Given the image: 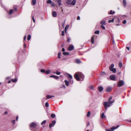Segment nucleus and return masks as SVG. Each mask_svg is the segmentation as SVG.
Masks as SVG:
<instances>
[{
  "mask_svg": "<svg viewBox=\"0 0 131 131\" xmlns=\"http://www.w3.org/2000/svg\"><path fill=\"white\" fill-rule=\"evenodd\" d=\"M74 78L78 81H82L84 78L83 74L80 72L75 73L74 75Z\"/></svg>",
  "mask_w": 131,
  "mask_h": 131,
  "instance_id": "f257e3e1",
  "label": "nucleus"
},
{
  "mask_svg": "<svg viewBox=\"0 0 131 131\" xmlns=\"http://www.w3.org/2000/svg\"><path fill=\"white\" fill-rule=\"evenodd\" d=\"M112 99V97H111L109 99L108 102H105L103 103L104 106H110L112 105V104L113 103L114 101V100H113L112 101H111Z\"/></svg>",
  "mask_w": 131,
  "mask_h": 131,
  "instance_id": "f03ea898",
  "label": "nucleus"
},
{
  "mask_svg": "<svg viewBox=\"0 0 131 131\" xmlns=\"http://www.w3.org/2000/svg\"><path fill=\"white\" fill-rule=\"evenodd\" d=\"M76 2V0H67L66 2V3L69 5H75Z\"/></svg>",
  "mask_w": 131,
  "mask_h": 131,
  "instance_id": "7ed1b4c3",
  "label": "nucleus"
},
{
  "mask_svg": "<svg viewBox=\"0 0 131 131\" xmlns=\"http://www.w3.org/2000/svg\"><path fill=\"white\" fill-rule=\"evenodd\" d=\"M124 83L123 81L119 80L118 82L117 86L118 87H121L124 85Z\"/></svg>",
  "mask_w": 131,
  "mask_h": 131,
  "instance_id": "20e7f679",
  "label": "nucleus"
},
{
  "mask_svg": "<svg viewBox=\"0 0 131 131\" xmlns=\"http://www.w3.org/2000/svg\"><path fill=\"white\" fill-rule=\"evenodd\" d=\"M119 127V125L117 126L116 127H113L111 128V129H106V131H113L115 129L117 128L118 127Z\"/></svg>",
  "mask_w": 131,
  "mask_h": 131,
  "instance_id": "39448f33",
  "label": "nucleus"
},
{
  "mask_svg": "<svg viewBox=\"0 0 131 131\" xmlns=\"http://www.w3.org/2000/svg\"><path fill=\"white\" fill-rule=\"evenodd\" d=\"M56 123V121L55 120H54L52 121L51 123H50L49 124V127L50 128L52 127Z\"/></svg>",
  "mask_w": 131,
  "mask_h": 131,
  "instance_id": "423d86ee",
  "label": "nucleus"
},
{
  "mask_svg": "<svg viewBox=\"0 0 131 131\" xmlns=\"http://www.w3.org/2000/svg\"><path fill=\"white\" fill-rule=\"evenodd\" d=\"M37 126V124L36 123L32 122L31 123L30 125V127L35 128Z\"/></svg>",
  "mask_w": 131,
  "mask_h": 131,
  "instance_id": "0eeeda50",
  "label": "nucleus"
},
{
  "mask_svg": "<svg viewBox=\"0 0 131 131\" xmlns=\"http://www.w3.org/2000/svg\"><path fill=\"white\" fill-rule=\"evenodd\" d=\"M110 78L111 80L114 81L115 80V77L114 75H110Z\"/></svg>",
  "mask_w": 131,
  "mask_h": 131,
  "instance_id": "6e6552de",
  "label": "nucleus"
},
{
  "mask_svg": "<svg viewBox=\"0 0 131 131\" xmlns=\"http://www.w3.org/2000/svg\"><path fill=\"white\" fill-rule=\"evenodd\" d=\"M74 49V46L72 45H70L69 46L68 48V50L70 51H71V50H73Z\"/></svg>",
  "mask_w": 131,
  "mask_h": 131,
  "instance_id": "1a4fd4ad",
  "label": "nucleus"
},
{
  "mask_svg": "<svg viewBox=\"0 0 131 131\" xmlns=\"http://www.w3.org/2000/svg\"><path fill=\"white\" fill-rule=\"evenodd\" d=\"M96 37V36L95 35H93L91 38V42L92 44H94V38H95Z\"/></svg>",
  "mask_w": 131,
  "mask_h": 131,
  "instance_id": "9d476101",
  "label": "nucleus"
},
{
  "mask_svg": "<svg viewBox=\"0 0 131 131\" xmlns=\"http://www.w3.org/2000/svg\"><path fill=\"white\" fill-rule=\"evenodd\" d=\"M112 88L110 87H108L106 89V91L107 92H109L111 91Z\"/></svg>",
  "mask_w": 131,
  "mask_h": 131,
  "instance_id": "9b49d317",
  "label": "nucleus"
},
{
  "mask_svg": "<svg viewBox=\"0 0 131 131\" xmlns=\"http://www.w3.org/2000/svg\"><path fill=\"white\" fill-rule=\"evenodd\" d=\"M66 76L67 77H68L70 79H72L73 78L72 77L71 75L69 74V73H66Z\"/></svg>",
  "mask_w": 131,
  "mask_h": 131,
  "instance_id": "f8f14e48",
  "label": "nucleus"
},
{
  "mask_svg": "<svg viewBox=\"0 0 131 131\" xmlns=\"http://www.w3.org/2000/svg\"><path fill=\"white\" fill-rule=\"evenodd\" d=\"M103 89V87L100 86L98 87V90L99 92H101Z\"/></svg>",
  "mask_w": 131,
  "mask_h": 131,
  "instance_id": "ddd939ff",
  "label": "nucleus"
},
{
  "mask_svg": "<svg viewBox=\"0 0 131 131\" xmlns=\"http://www.w3.org/2000/svg\"><path fill=\"white\" fill-rule=\"evenodd\" d=\"M52 16L53 17H56L57 16V13L55 11H53L52 13Z\"/></svg>",
  "mask_w": 131,
  "mask_h": 131,
  "instance_id": "4468645a",
  "label": "nucleus"
},
{
  "mask_svg": "<svg viewBox=\"0 0 131 131\" xmlns=\"http://www.w3.org/2000/svg\"><path fill=\"white\" fill-rule=\"evenodd\" d=\"M114 66L113 64H112L109 67V69L110 70H111L113 69Z\"/></svg>",
  "mask_w": 131,
  "mask_h": 131,
  "instance_id": "2eb2a0df",
  "label": "nucleus"
},
{
  "mask_svg": "<svg viewBox=\"0 0 131 131\" xmlns=\"http://www.w3.org/2000/svg\"><path fill=\"white\" fill-rule=\"evenodd\" d=\"M101 24L102 25H106V21L105 20H103L101 22Z\"/></svg>",
  "mask_w": 131,
  "mask_h": 131,
  "instance_id": "dca6fc26",
  "label": "nucleus"
},
{
  "mask_svg": "<svg viewBox=\"0 0 131 131\" xmlns=\"http://www.w3.org/2000/svg\"><path fill=\"white\" fill-rule=\"evenodd\" d=\"M50 77L53 78H54L58 79H59V77L57 76L52 75L50 76Z\"/></svg>",
  "mask_w": 131,
  "mask_h": 131,
  "instance_id": "f3484780",
  "label": "nucleus"
},
{
  "mask_svg": "<svg viewBox=\"0 0 131 131\" xmlns=\"http://www.w3.org/2000/svg\"><path fill=\"white\" fill-rule=\"evenodd\" d=\"M64 82L65 83V85L66 86H68L69 85V82L67 80H65Z\"/></svg>",
  "mask_w": 131,
  "mask_h": 131,
  "instance_id": "a211bd4d",
  "label": "nucleus"
},
{
  "mask_svg": "<svg viewBox=\"0 0 131 131\" xmlns=\"http://www.w3.org/2000/svg\"><path fill=\"white\" fill-rule=\"evenodd\" d=\"M69 25H67L66 26V27H65V29H64V31H65V33H66L67 29L69 28Z\"/></svg>",
  "mask_w": 131,
  "mask_h": 131,
  "instance_id": "6ab92c4d",
  "label": "nucleus"
},
{
  "mask_svg": "<svg viewBox=\"0 0 131 131\" xmlns=\"http://www.w3.org/2000/svg\"><path fill=\"white\" fill-rule=\"evenodd\" d=\"M57 2L58 3L59 5V6H60L61 5V0H57Z\"/></svg>",
  "mask_w": 131,
  "mask_h": 131,
  "instance_id": "aec40b11",
  "label": "nucleus"
},
{
  "mask_svg": "<svg viewBox=\"0 0 131 131\" xmlns=\"http://www.w3.org/2000/svg\"><path fill=\"white\" fill-rule=\"evenodd\" d=\"M14 11V10L12 9H10L9 12V15H11L12 14L13 12Z\"/></svg>",
  "mask_w": 131,
  "mask_h": 131,
  "instance_id": "412c9836",
  "label": "nucleus"
},
{
  "mask_svg": "<svg viewBox=\"0 0 131 131\" xmlns=\"http://www.w3.org/2000/svg\"><path fill=\"white\" fill-rule=\"evenodd\" d=\"M62 54L64 55H68L69 54V53L68 52H63Z\"/></svg>",
  "mask_w": 131,
  "mask_h": 131,
  "instance_id": "4be33fe9",
  "label": "nucleus"
},
{
  "mask_svg": "<svg viewBox=\"0 0 131 131\" xmlns=\"http://www.w3.org/2000/svg\"><path fill=\"white\" fill-rule=\"evenodd\" d=\"M17 80L16 78H15L14 79H12L11 80V81L13 82H16L17 81Z\"/></svg>",
  "mask_w": 131,
  "mask_h": 131,
  "instance_id": "5701e85b",
  "label": "nucleus"
},
{
  "mask_svg": "<svg viewBox=\"0 0 131 131\" xmlns=\"http://www.w3.org/2000/svg\"><path fill=\"white\" fill-rule=\"evenodd\" d=\"M110 71H112L113 73H115L116 72V70L115 68H114L112 69Z\"/></svg>",
  "mask_w": 131,
  "mask_h": 131,
  "instance_id": "b1692460",
  "label": "nucleus"
},
{
  "mask_svg": "<svg viewBox=\"0 0 131 131\" xmlns=\"http://www.w3.org/2000/svg\"><path fill=\"white\" fill-rule=\"evenodd\" d=\"M101 117L102 118H104L106 117V116L104 115V113H103L101 115Z\"/></svg>",
  "mask_w": 131,
  "mask_h": 131,
  "instance_id": "393cba45",
  "label": "nucleus"
},
{
  "mask_svg": "<svg viewBox=\"0 0 131 131\" xmlns=\"http://www.w3.org/2000/svg\"><path fill=\"white\" fill-rule=\"evenodd\" d=\"M123 2L124 6L125 7L126 4V0H123Z\"/></svg>",
  "mask_w": 131,
  "mask_h": 131,
  "instance_id": "a878e982",
  "label": "nucleus"
},
{
  "mask_svg": "<svg viewBox=\"0 0 131 131\" xmlns=\"http://www.w3.org/2000/svg\"><path fill=\"white\" fill-rule=\"evenodd\" d=\"M54 97V96L49 95H47V99L50 98L51 97Z\"/></svg>",
  "mask_w": 131,
  "mask_h": 131,
  "instance_id": "bb28decb",
  "label": "nucleus"
},
{
  "mask_svg": "<svg viewBox=\"0 0 131 131\" xmlns=\"http://www.w3.org/2000/svg\"><path fill=\"white\" fill-rule=\"evenodd\" d=\"M50 72V70H47L45 71V73L46 74H49Z\"/></svg>",
  "mask_w": 131,
  "mask_h": 131,
  "instance_id": "cd10ccee",
  "label": "nucleus"
},
{
  "mask_svg": "<svg viewBox=\"0 0 131 131\" xmlns=\"http://www.w3.org/2000/svg\"><path fill=\"white\" fill-rule=\"evenodd\" d=\"M32 2L33 5H35L36 4V0H32Z\"/></svg>",
  "mask_w": 131,
  "mask_h": 131,
  "instance_id": "c85d7f7f",
  "label": "nucleus"
},
{
  "mask_svg": "<svg viewBox=\"0 0 131 131\" xmlns=\"http://www.w3.org/2000/svg\"><path fill=\"white\" fill-rule=\"evenodd\" d=\"M76 62L77 63H79L81 62V61L79 59H77Z\"/></svg>",
  "mask_w": 131,
  "mask_h": 131,
  "instance_id": "c756f323",
  "label": "nucleus"
},
{
  "mask_svg": "<svg viewBox=\"0 0 131 131\" xmlns=\"http://www.w3.org/2000/svg\"><path fill=\"white\" fill-rule=\"evenodd\" d=\"M69 82L71 84H72L73 83V81L71 79H69Z\"/></svg>",
  "mask_w": 131,
  "mask_h": 131,
  "instance_id": "7c9ffc66",
  "label": "nucleus"
},
{
  "mask_svg": "<svg viewBox=\"0 0 131 131\" xmlns=\"http://www.w3.org/2000/svg\"><path fill=\"white\" fill-rule=\"evenodd\" d=\"M101 74L102 75H104L106 74L105 72H101Z\"/></svg>",
  "mask_w": 131,
  "mask_h": 131,
  "instance_id": "2f4dec72",
  "label": "nucleus"
},
{
  "mask_svg": "<svg viewBox=\"0 0 131 131\" xmlns=\"http://www.w3.org/2000/svg\"><path fill=\"white\" fill-rule=\"evenodd\" d=\"M91 112L90 111H89L88 112V113L87 114V116L88 117H89L90 115Z\"/></svg>",
  "mask_w": 131,
  "mask_h": 131,
  "instance_id": "473e14b6",
  "label": "nucleus"
},
{
  "mask_svg": "<svg viewBox=\"0 0 131 131\" xmlns=\"http://www.w3.org/2000/svg\"><path fill=\"white\" fill-rule=\"evenodd\" d=\"M115 13V11H113H113L112 10H110V12L109 13V14H113Z\"/></svg>",
  "mask_w": 131,
  "mask_h": 131,
  "instance_id": "72a5a7b5",
  "label": "nucleus"
},
{
  "mask_svg": "<svg viewBox=\"0 0 131 131\" xmlns=\"http://www.w3.org/2000/svg\"><path fill=\"white\" fill-rule=\"evenodd\" d=\"M51 117L52 118H54L55 117L56 115L54 114H52L51 115Z\"/></svg>",
  "mask_w": 131,
  "mask_h": 131,
  "instance_id": "f704fd0d",
  "label": "nucleus"
},
{
  "mask_svg": "<svg viewBox=\"0 0 131 131\" xmlns=\"http://www.w3.org/2000/svg\"><path fill=\"white\" fill-rule=\"evenodd\" d=\"M31 38V36L30 35H28L27 37V40L28 41Z\"/></svg>",
  "mask_w": 131,
  "mask_h": 131,
  "instance_id": "c9c22d12",
  "label": "nucleus"
},
{
  "mask_svg": "<svg viewBox=\"0 0 131 131\" xmlns=\"http://www.w3.org/2000/svg\"><path fill=\"white\" fill-rule=\"evenodd\" d=\"M114 19H113L112 20H109L108 21V22L109 23H111V22H114Z\"/></svg>",
  "mask_w": 131,
  "mask_h": 131,
  "instance_id": "e433bc0d",
  "label": "nucleus"
},
{
  "mask_svg": "<svg viewBox=\"0 0 131 131\" xmlns=\"http://www.w3.org/2000/svg\"><path fill=\"white\" fill-rule=\"evenodd\" d=\"M99 33H100V31L98 30H96L94 32L95 34H99Z\"/></svg>",
  "mask_w": 131,
  "mask_h": 131,
  "instance_id": "4c0bfd02",
  "label": "nucleus"
},
{
  "mask_svg": "<svg viewBox=\"0 0 131 131\" xmlns=\"http://www.w3.org/2000/svg\"><path fill=\"white\" fill-rule=\"evenodd\" d=\"M46 122V121L44 120L42 122H41V125H43V124H45Z\"/></svg>",
  "mask_w": 131,
  "mask_h": 131,
  "instance_id": "58836bf2",
  "label": "nucleus"
},
{
  "mask_svg": "<svg viewBox=\"0 0 131 131\" xmlns=\"http://www.w3.org/2000/svg\"><path fill=\"white\" fill-rule=\"evenodd\" d=\"M119 67L121 68L122 67V64L121 62H119Z\"/></svg>",
  "mask_w": 131,
  "mask_h": 131,
  "instance_id": "ea45409f",
  "label": "nucleus"
},
{
  "mask_svg": "<svg viewBox=\"0 0 131 131\" xmlns=\"http://www.w3.org/2000/svg\"><path fill=\"white\" fill-rule=\"evenodd\" d=\"M52 1L51 0H48L47 1V3L48 4H51Z\"/></svg>",
  "mask_w": 131,
  "mask_h": 131,
  "instance_id": "a19ab883",
  "label": "nucleus"
},
{
  "mask_svg": "<svg viewBox=\"0 0 131 131\" xmlns=\"http://www.w3.org/2000/svg\"><path fill=\"white\" fill-rule=\"evenodd\" d=\"M61 55V53L60 52H59L58 53V58H60V56Z\"/></svg>",
  "mask_w": 131,
  "mask_h": 131,
  "instance_id": "79ce46f5",
  "label": "nucleus"
},
{
  "mask_svg": "<svg viewBox=\"0 0 131 131\" xmlns=\"http://www.w3.org/2000/svg\"><path fill=\"white\" fill-rule=\"evenodd\" d=\"M116 23H119V21H120V20H119V19L118 18H117L116 19Z\"/></svg>",
  "mask_w": 131,
  "mask_h": 131,
  "instance_id": "37998d69",
  "label": "nucleus"
},
{
  "mask_svg": "<svg viewBox=\"0 0 131 131\" xmlns=\"http://www.w3.org/2000/svg\"><path fill=\"white\" fill-rule=\"evenodd\" d=\"M65 24V21H64V22L62 24V26L63 28H64V25Z\"/></svg>",
  "mask_w": 131,
  "mask_h": 131,
  "instance_id": "c03bdc74",
  "label": "nucleus"
},
{
  "mask_svg": "<svg viewBox=\"0 0 131 131\" xmlns=\"http://www.w3.org/2000/svg\"><path fill=\"white\" fill-rule=\"evenodd\" d=\"M45 70L43 69H41L40 70V71L42 73L45 72Z\"/></svg>",
  "mask_w": 131,
  "mask_h": 131,
  "instance_id": "a18cd8bd",
  "label": "nucleus"
},
{
  "mask_svg": "<svg viewBox=\"0 0 131 131\" xmlns=\"http://www.w3.org/2000/svg\"><path fill=\"white\" fill-rule=\"evenodd\" d=\"M101 27L104 29H105V27L103 25H102L101 26Z\"/></svg>",
  "mask_w": 131,
  "mask_h": 131,
  "instance_id": "49530a36",
  "label": "nucleus"
},
{
  "mask_svg": "<svg viewBox=\"0 0 131 131\" xmlns=\"http://www.w3.org/2000/svg\"><path fill=\"white\" fill-rule=\"evenodd\" d=\"M49 106V103L48 102H46L45 104V106Z\"/></svg>",
  "mask_w": 131,
  "mask_h": 131,
  "instance_id": "de8ad7c7",
  "label": "nucleus"
},
{
  "mask_svg": "<svg viewBox=\"0 0 131 131\" xmlns=\"http://www.w3.org/2000/svg\"><path fill=\"white\" fill-rule=\"evenodd\" d=\"M126 20H124L123 21V23L124 24H126Z\"/></svg>",
  "mask_w": 131,
  "mask_h": 131,
  "instance_id": "09e8293b",
  "label": "nucleus"
},
{
  "mask_svg": "<svg viewBox=\"0 0 131 131\" xmlns=\"http://www.w3.org/2000/svg\"><path fill=\"white\" fill-rule=\"evenodd\" d=\"M51 5L53 6H55L53 2H51Z\"/></svg>",
  "mask_w": 131,
  "mask_h": 131,
  "instance_id": "8fccbe9b",
  "label": "nucleus"
},
{
  "mask_svg": "<svg viewBox=\"0 0 131 131\" xmlns=\"http://www.w3.org/2000/svg\"><path fill=\"white\" fill-rule=\"evenodd\" d=\"M64 31H62V34H61V35L62 36H63L64 35Z\"/></svg>",
  "mask_w": 131,
  "mask_h": 131,
  "instance_id": "3c124183",
  "label": "nucleus"
},
{
  "mask_svg": "<svg viewBox=\"0 0 131 131\" xmlns=\"http://www.w3.org/2000/svg\"><path fill=\"white\" fill-rule=\"evenodd\" d=\"M15 120H14L12 121V123H13L14 124H15Z\"/></svg>",
  "mask_w": 131,
  "mask_h": 131,
  "instance_id": "603ef678",
  "label": "nucleus"
},
{
  "mask_svg": "<svg viewBox=\"0 0 131 131\" xmlns=\"http://www.w3.org/2000/svg\"><path fill=\"white\" fill-rule=\"evenodd\" d=\"M90 88L91 89H93L94 87L92 86H91L90 87Z\"/></svg>",
  "mask_w": 131,
  "mask_h": 131,
  "instance_id": "864d4df0",
  "label": "nucleus"
},
{
  "mask_svg": "<svg viewBox=\"0 0 131 131\" xmlns=\"http://www.w3.org/2000/svg\"><path fill=\"white\" fill-rule=\"evenodd\" d=\"M70 40V38H68L67 41L68 42H69Z\"/></svg>",
  "mask_w": 131,
  "mask_h": 131,
  "instance_id": "5fc2aeb1",
  "label": "nucleus"
},
{
  "mask_svg": "<svg viewBox=\"0 0 131 131\" xmlns=\"http://www.w3.org/2000/svg\"><path fill=\"white\" fill-rule=\"evenodd\" d=\"M56 74L58 75H60V72H58V71H57L56 72Z\"/></svg>",
  "mask_w": 131,
  "mask_h": 131,
  "instance_id": "6e6d98bb",
  "label": "nucleus"
},
{
  "mask_svg": "<svg viewBox=\"0 0 131 131\" xmlns=\"http://www.w3.org/2000/svg\"><path fill=\"white\" fill-rule=\"evenodd\" d=\"M32 19L33 20V22H34V23H35V20L34 19V17L33 16L32 17Z\"/></svg>",
  "mask_w": 131,
  "mask_h": 131,
  "instance_id": "4d7b16f0",
  "label": "nucleus"
},
{
  "mask_svg": "<svg viewBox=\"0 0 131 131\" xmlns=\"http://www.w3.org/2000/svg\"><path fill=\"white\" fill-rule=\"evenodd\" d=\"M77 20H80V17L79 16H78L77 19Z\"/></svg>",
  "mask_w": 131,
  "mask_h": 131,
  "instance_id": "13d9d810",
  "label": "nucleus"
},
{
  "mask_svg": "<svg viewBox=\"0 0 131 131\" xmlns=\"http://www.w3.org/2000/svg\"><path fill=\"white\" fill-rule=\"evenodd\" d=\"M13 10H14L15 11H16L17 10V8L16 7L14 8V9Z\"/></svg>",
  "mask_w": 131,
  "mask_h": 131,
  "instance_id": "bf43d9fd",
  "label": "nucleus"
},
{
  "mask_svg": "<svg viewBox=\"0 0 131 131\" xmlns=\"http://www.w3.org/2000/svg\"><path fill=\"white\" fill-rule=\"evenodd\" d=\"M26 39V36H25L24 37V41Z\"/></svg>",
  "mask_w": 131,
  "mask_h": 131,
  "instance_id": "052dcab7",
  "label": "nucleus"
},
{
  "mask_svg": "<svg viewBox=\"0 0 131 131\" xmlns=\"http://www.w3.org/2000/svg\"><path fill=\"white\" fill-rule=\"evenodd\" d=\"M65 49H64V48H62V52H64L65 51Z\"/></svg>",
  "mask_w": 131,
  "mask_h": 131,
  "instance_id": "680f3d73",
  "label": "nucleus"
},
{
  "mask_svg": "<svg viewBox=\"0 0 131 131\" xmlns=\"http://www.w3.org/2000/svg\"><path fill=\"white\" fill-rule=\"evenodd\" d=\"M126 48L127 50L128 51L129 50L130 47H127Z\"/></svg>",
  "mask_w": 131,
  "mask_h": 131,
  "instance_id": "e2e57ef3",
  "label": "nucleus"
},
{
  "mask_svg": "<svg viewBox=\"0 0 131 131\" xmlns=\"http://www.w3.org/2000/svg\"><path fill=\"white\" fill-rule=\"evenodd\" d=\"M16 120L17 121L18 120V116H17L16 117Z\"/></svg>",
  "mask_w": 131,
  "mask_h": 131,
  "instance_id": "0e129e2a",
  "label": "nucleus"
},
{
  "mask_svg": "<svg viewBox=\"0 0 131 131\" xmlns=\"http://www.w3.org/2000/svg\"><path fill=\"white\" fill-rule=\"evenodd\" d=\"M90 125V123H88V124H87V126H88Z\"/></svg>",
  "mask_w": 131,
  "mask_h": 131,
  "instance_id": "69168bd1",
  "label": "nucleus"
},
{
  "mask_svg": "<svg viewBox=\"0 0 131 131\" xmlns=\"http://www.w3.org/2000/svg\"><path fill=\"white\" fill-rule=\"evenodd\" d=\"M8 113V112H7V111H6L5 113H4V114H7Z\"/></svg>",
  "mask_w": 131,
  "mask_h": 131,
  "instance_id": "338daca9",
  "label": "nucleus"
},
{
  "mask_svg": "<svg viewBox=\"0 0 131 131\" xmlns=\"http://www.w3.org/2000/svg\"><path fill=\"white\" fill-rule=\"evenodd\" d=\"M24 48H25L26 47V45L24 43Z\"/></svg>",
  "mask_w": 131,
  "mask_h": 131,
  "instance_id": "774afa93",
  "label": "nucleus"
}]
</instances>
